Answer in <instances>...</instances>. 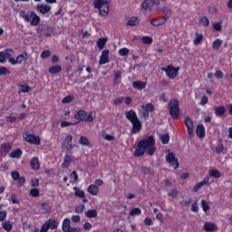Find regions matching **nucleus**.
<instances>
[{"label":"nucleus","instance_id":"1","mask_svg":"<svg viewBox=\"0 0 232 232\" xmlns=\"http://www.w3.org/2000/svg\"><path fill=\"white\" fill-rule=\"evenodd\" d=\"M155 151H157V147H155V137L149 136L138 142L133 156L142 157L144 153H147L150 157H153L155 155Z\"/></svg>","mask_w":232,"mask_h":232},{"label":"nucleus","instance_id":"2","mask_svg":"<svg viewBox=\"0 0 232 232\" xmlns=\"http://www.w3.org/2000/svg\"><path fill=\"white\" fill-rule=\"evenodd\" d=\"M125 117L126 120L130 121L132 125L130 133L132 135L140 133V131L142 130V122L139 119V116H137V112L133 109H130L125 112Z\"/></svg>","mask_w":232,"mask_h":232},{"label":"nucleus","instance_id":"3","mask_svg":"<svg viewBox=\"0 0 232 232\" xmlns=\"http://www.w3.org/2000/svg\"><path fill=\"white\" fill-rule=\"evenodd\" d=\"M75 121H78L79 122H93L95 119H97V113L95 111H91L88 114V111L84 110H79L77 113L74 114Z\"/></svg>","mask_w":232,"mask_h":232},{"label":"nucleus","instance_id":"4","mask_svg":"<svg viewBox=\"0 0 232 232\" xmlns=\"http://www.w3.org/2000/svg\"><path fill=\"white\" fill-rule=\"evenodd\" d=\"M110 3L111 0H94L93 8L98 10L100 15L106 17L110 14Z\"/></svg>","mask_w":232,"mask_h":232},{"label":"nucleus","instance_id":"5","mask_svg":"<svg viewBox=\"0 0 232 232\" xmlns=\"http://www.w3.org/2000/svg\"><path fill=\"white\" fill-rule=\"evenodd\" d=\"M20 17H22L25 23H30L31 26H39L41 23V16H38L37 13L34 11L29 14L26 13V11H21Z\"/></svg>","mask_w":232,"mask_h":232},{"label":"nucleus","instance_id":"6","mask_svg":"<svg viewBox=\"0 0 232 232\" xmlns=\"http://www.w3.org/2000/svg\"><path fill=\"white\" fill-rule=\"evenodd\" d=\"M168 108L171 119H173V121H177L180 117L179 100H170Z\"/></svg>","mask_w":232,"mask_h":232},{"label":"nucleus","instance_id":"7","mask_svg":"<svg viewBox=\"0 0 232 232\" xmlns=\"http://www.w3.org/2000/svg\"><path fill=\"white\" fill-rule=\"evenodd\" d=\"M59 227V221L55 220V218L47 219L41 227L40 232H48L50 229H57Z\"/></svg>","mask_w":232,"mask_h":232},{"label":"nucleus","instance_id":"8","mask_svg":"<svg viewBox=\"0 0 232 232\" xmlns=\"http://www.w3.org/2000/svg\"><path fill=\"white\" fill-rule=\"evenodd\" d=\"M162 72H165L166 75L169 79H175L179 77V72H180V67H175L173 64L167 65L166 67L161 68Z\"/></svg>","mask_w":232,"mask_h":232},{"label":"nucleus","instance_id":"9","mask_svg":"<svg viewBox=\"0 0 232 232\" xmlns=\"http://www.w3.org/2000/svg\"><path fill=\"white\" fill-rule=\"evenodd\" d=\"M24 139L25 142H29V144H34V146H39L41 144V138L29 133L28 131H25L24 134Z\"/></svg>","mask_w":232,"mask_h":232},{"label":"nucleus","instance_id":"10","mask_svg":"<svg viewBox=\"0 0 232 232\" xmlns=\"http://www.w3.org/2000/svg\"><path fill=\"white\" fill-rule=\"evenodd\" d=\"M184 122L187 128L188 139H193V137H195V127L193 125V120H191L189 117H185Z\"/></svg>","mask_w":232,"mask_h":232},{"label":"nucleus","instance_id":"11","mask_svg":"<svg viewBox=\"0 0 232 232\" xmlns=\"http://www.w3.org/2000/svg\"><path fill=\"white\" fill-rule=\"evenodd\" d=\"M26 61H28V53L24 52L19 54L16 59L11 58L10 64H12V66H15L17 64H23V63H26Z\"/></svg>","mask_w":232,"mask_h":232},{"label":"nucleus","instance_id":"12","mask_svg":"<svg viewBox=\"0 0 232 232\" xmlns=\"http://www.w3.org/2000/svg\"><path fill=\"white\" fill-rule=\"evenodd\" d=\"M166 162L169 163V166L174 168V169H179V159L175 157V153L169 152L166 156Z\"/></svg>","mask_w":232,"mask_h":232},{"label":"nucleus","instance_id":"13","mask_svg":"<svg viewBox=\"0 0 232 232\" xmlns=\"http://www.w3.org/2000/svg\"><path fill=\"white\" fill-rule=\"evenodd\" d=\"M110 63V50L105 49L102 52V55L100 56L99 64H108Z\"/></svg>","mask_w":232,"mask_h":232},{"label":"nucleus","instance_id":"14","mask_svg":"<svg viewBox=\"0 0 232 232\" xmlns=\"http://www.w3.org/2000/svg\"><path fill=\"white\" fill-rule=\"evenodd\" d=\"M153 6H155V0H145L141 4V8L144 12H151Z\"/></svg>","mask_w":232,"mask_h":232},{"label":"nucleus","instance_id":"15","mask_svg":"<svg viewBox=\"0 0 232 232\" xmlns=\"http://www.w3.org/2000/svg\"><path fill=\"white\" fill-rule=\"evenodd\" d=\"M167 21H168V17L160 16V17L153 18L150 21V24H152V26H162V24H164Z\"/></svg>","mask_w":232,"mask_h":232},{"label":"nucleus","instance_id":"16","mask_svg":"<svg viewBox=\"0 0 232 232\" xmlns=\"http://www.w3.org/2000/svg\"><path fill=\"white\" fill-rule=\"evenodd\" d=\"M73 190H74V197H78V198H83L82 199L83 204L88 203V199L86 198V194L84 193V190H81L77 187H74Z\"/></svg>","mask_w":232,"mask_h":232},{"label":"nucleus","instance_id":"17","mask_svg":"<svg viewBox=\"0 0 232 232\" xmlns=\"http://www.w3.org/2000/svg\"><path fill=\"white\" fill-rule=\"evenodd\" d=\"M196 135L198 137V139H204V137H206V127H204V124H198L197 126Z\"/></svg>","mask_w":232,"mask_h":232},{"label":"nucleus","instance_id":"18","mask_svg":"<svg viewBox=\"0 0 232 232\" xmlns=\"http://www.w3.org/2000/svg\"><path fill=\"white\" fill-rule=\"evenodd\" d=\"M147 84L148 83L146 82L139 80L132 82V88H134V90L142 91L146 88Z\"/></svg>","mask_w":232,"mask_h":232},{"label":"nucleus","instance_id":"19","mask_svg":"<svg viewBox=\"0 0 232 232\" xmlns=\"http://www.w3.org/2000/svg\"><path fill=\"white\" fill-rule=\"evenodd\" d=\"M214 111L216 117H224L226 114V107L224 106H216L214 107Z\"/></svg>","mask_w":232,"mask_h":232},{"label":"nucleus","instance_id":"20","mask_svg":"<svg viewBox=\"0 0 232 232\" xmlns=\"http://www.w3.org/2000/svg\"><path fill=\"white\" fill-rule=\"evenodd\" d=\"M30 165L32 169H34V171H37L41 168V162H39V158L34 157L31 161Z\"/></svg>","mask_w":232,"mask_h":232},{"label":"nucleus","instance_id":"21","mask_svg":"<svg viewBox=\"0 0 232 232\" xmlns=\"http://www.w3.org/2000/svg\"><path fill=\"white\" fill-rule=\"evenodd\" d=\"M87 191L90 193V195H92V197H97L99 195V187L92 184L88 187Z\"/></svg>","mask_w":232,"mask_h":232},{"label":"nucleus","instance_id":"22","mask_svg":"<svg viewBox=\"0 0 232 232\" xmlns=\"http://www.w3.org/2000/svg\"><path fill=\"white\" fill-rule=\"evenodd\" d=\"M37 10H38V12H40V14L44 15V14H48V12H50V10H52V6L46 5H37Z\"/></svg>","mask_w":232,"mask_h":232},{"label":"nucleus","instance_id":"23","mask_svg":"<svg viewBox=\"0 0 232 232\" xmlns=\"http://www.w3.org/2000/svg\"><path fill=\"white\" fill-rule=\"evenodd\" d=\"M40 206L44 215H50L52 213V206L50 204L44 202Z\"/></svg>","mask_w":232,"mask_h":232},{"label":"nucleus","instance_id":"24","mask_svg":"<svg viewBox=\"0 0 232 232\" xmlns=\"http://www.w3.org/2000/svg\"><path fill=\"white\" fill-rule=\"evenodd\" d=\"M10 159H21L23 157V150L21 149H16L9 153Z\"/></svg>","mask_w":232,"mask_h":232},{"label":"nucleus","instance_id":"25","mask_svg":"<svg viewBox=\"0 0 232 232\" xmlns=\"http://www.w3.org/2000/svg\"><path fill=\"white\" fill-rule=\"evenodd\" d=\"M18 88V93H28V92H32V87L27 83L19 84Z\"/></svg>","mask_w":232,"mask_h":232},{"label":"nucleus","instance_id":"26","mask_svg":"<svg viewBox=\"0 0 232 232\" xmlns=\"http://www.w3.org/2000/svg\"><path fill=\"white\" fill-rule=\"evenodd\" d=\"M204 230L207 232H214L217 231V225L211 222H206L204 225Z\"/></svg>","mask_w":232,"mask_h":232},{"label":"nucleus","instance_id":"27","mask_svg":"<svg viewBox=\"0 0 232 232\" xmlns=\"http://www.w3.org/2000/svg\"><path fill=\"white\" fill-rule=\"evenodd\" d=\"M72 165V156L66 154L63 158V162L62 163V168L66 169L70 168Z\"/></svg>","mask_w":232,"mask_h":232},{"label":"nucleus","instance_id":"28","mask_svg":"<svg viewBox=\"0 0 232 232\" xmlns=\"http://www.w3.org/2000/svg\"><path fill=\"white\" fill-rule=\"evenodd\" d=\"M48 72L51 75H55L56 73H61V72H63V67L61 65H54L50 67Z\"/></svg>","mask_w":232,"mask_h":232},{"label":"nucleus","instance_id":"29","mask_svg":"<svg viewBox=\"0 0 232 232\" xmlns=\"http://www.w3.org/2000/svg\"><path fill=\"white\" fill-rule=\"evenodd\" d=\"M12 150V143H3L0 146L1 153H9Z\"/></svg>","mask_w":232,"mask_h":232},{"label":"nucleus","instance_id":"30","mask_svg":"<svg viewBox=\"0 0 232 232\" xmlns=\"http://www.w3.org/2000/svg\"><path fill=\"white\" fill-rule=\"evenodd\" d=\"M106 43H108V38L106 37L99 38L97 41V46L99 50H104V46H106Z\"/></svg>","mask_w":232,"mask_h":232},{"label":"nucleus","instance_id":"31","mask_svg":"<svg viewBox=\"0 0 232 232\" xmlns=\"http://www.w3.org/2000/svg\"><path fill=\"white\" fill-rule=\"evenodd\" d=\"M130 217H139L142 215V209L140 208H133L129 213Z\"/></svg>","mask_w":232,"mask_h":232},{"label":"nucleus","instance_id":"32","mask_svg":"<svg viewBox=\"0 0 232 232\" xmlns=\"http://www.w3.org/2000/svg\"><path fill=\"white\" fill-rule=\"evenodd\" d=\"M208 177H213L214 179H220V177H222V174L218 171V169H213L209 170Z\"/></svg>","mask_w":232,"mask_h":232},{"label":"nucleus","instance_id":"33","mask_svg":"<svg viewBox=\"0 0 232 232\" xmlns=\"http://www.w3.org/2000/svg\"><path fill=\"white\" fill-rule=\"evenodd\" d=\"M139 24V17L132 16L127 22V26H137Z\"/></svg>","mask_w":232,"mask_h":232},{"label":"nucleus","instance_id":"34","mask_svg":"<svg viewBox=\"0 0 232 232\" xmlns=\"http://www.w3.org/2000/svg\"><path fill=\"white\" fill-rule=\"evenodd\" d=\"M2 227H3V229H5V231H7V232H10V231H12V229H14V226L12 225V223L9 220L2 223Z\"/></svg>","mask_w":232,"mask_h":232},{"label":"nucleus","instance_id":"35","mask_svg":"<svg viewBox=\"0 0 232 232\" xmlns=\"http://www.w3.org/2000/svg\"><path fill=\"white\" fill-rule=\"evenodd\" d=\"M141 109L144 111H147V112H151V111H155V105H153V103H147L145 105H142L141 106Z\"/></svg>","mask_w":232,"mask_h":232},{"label":"nucleus","instance_id":"36","mask_svg":"<svg viewBox=\"0 0 232 232\" xmlns=\"http://www.w3.org/2000/svg\"><path fill=\"white\" fill-rule=\"evenodd\" d=\"M71 224H72V222L70 221V218L63 219V224H62L63 231L65 232L67 229L71 228L72 227Z\"/></svg>","mask_w":232,"mask_h":232},{"label":"nucleus","instance_id":"37","mask_svg":"<svg viewBox=\"0 0 232 232\" xmlns=\"http://www.w3.org/2000/svg\"><path fill=\"white\" fill-rule=\"evenodd\" d=\"M98 213L96 209H90L85 212V217L87 218H96Z\"/></svg>","mask_w":232,"mask_h":232},{"label":"nucleus","instance_id":"38","mask_svg":"<svg viewBox=\"0 0 232 232\" xmlns=\"http://www.w3.org/2000/svg\"><path fill=\"white\" fill-rule=\"evenodd\" d=\"M204 41V34L196 33V38L194 39L195 46L200 44Z\"/></svg>","mask_w":232,"mask_h":232},{"label":"nucleus","instance_id":"39","mask_svg":"<svg viewBox=\"0 0 232 232\" xmlns=\"http://www.w3.org/2000/svg\"><path fill=\"white\" fill-rule=\"evenodd\" d=\"M65 143L67 144L68 148H70V150L73 148V136H72V134L66 136Z\"/></svg>","mask_w":232,"mask_h":232},{"label":"nucleus","instance_id":"40","mask_svg":"<svg viewBox=\"0 0 232 232\" xmlns=\"http://www.w3.org/2000/svg\"><path fill=\"white\" fill-rule=\"evenodd\" d=\"M4 53L5 55V59H8V63H10L11 59H15L13 56V53H14V50L13 49H5Z\"/></svg>","mask_w":232,"mask_h":232},{"label":"nucleus","instance_id":"41","mask_svg":"<svg viewBox=\"0 0 232 232\" xmlns=\"http://www.w3.org/2000/svg\"><path fill=\"white\" fill-rule=\"evenodd\" d=\"M222 40L221 39H217L213 42L212 44V48L213 50H220V46H222Z\"/></svg>","mask_w":232,"mask_h":232},{"label":"nucleus","instance_id":"42","mask_svg":"<svg viewBox=\"0 0 232 232\" xmlns=\"http://www.w3.org/2000/svg\"><path fill=\"white\" fill-rule=\"evenodd\" d=\"M79 143L82 144V146H90V140H88L86 136H81Z\"/></svg>","mask_w":232,"mask_h":232},{"label":"nucleus","instance_id":"43","mask_svg":"<svg viewBox=\"0 0 232 232\" xmlns=\"http://www.w3.org/2000/svg\"><path fill=\"white\" fill-rule=\"evenodd\" d=\"M141 43L143 44H151L153 43V38L150 36H143L141 38Z\"/></svg>","mask_w":232,"mask_h":232},{"label":"nucleus","instance_id":"44","mask_svg":"<svg viewBox=\"0 0 232 232\" xmlns=\"http://www.w3.org/2000/svg\"><path fill=\"white\" fill-rule=\"evenodd\" d=\"M199 23L203 26H209V19L208 18V16H201L199 18Z\"/></svg>","mask_w":232,"mask_h":232},{"label":"nucleus","instance_id":"45","mask_svg":"<svg viewBox=\"0 0 232 232\" xmlns=\"http://www.w3.org/2000/svg\"><path fill=\"white\" fill-rule=\"evenodd\" d=\"M84 209H86V206H84V204H80L75 207V213H84Z\"/></svg>","mask_w":232,"mask_h":232},{"label":"nucleus","instance_id":"46","mask_svg":"<svg viewBox=\"0 0 232 232\" xmlns=\"http://www.w3.org/2000/svg\"><path fill=\"white\" fill-rule=\"evenodd\" d=\"M129 53H130V49L126 47H123L119 50V55H121V57H126V55H128Z\"/></svg>","mask_w":232,"mask_h":232},{"label":"nucleus","instance_id":"47","mask_svg":"<svg viewBox=\"0 0 232 232\" xmlns=\"http://www.w3.org/2000/svg\"><path fill=\"white\" fill-rule=\"evenodd\" d=\"M201 208L205 213H208L209 211V205L208 202H206V199L201 200Z\"/></svg>","mask_w":232,"mask_h":232},{"label":"nucleus","instance_id":"48","mask_svg":"<svg viewBox=\"0 0 232 232\" xmlns=\"http://www.w3.org/2000/svg\"><path fill=\"white\" fill-rule=\"evenodd\" d=\"M9 202H11L12 204H19V199L17 198V195L13 193L10 196Z\"/></svg>","mask_w":232,"mask_h":232},{"label":"nucleus","instance_id":"49","mask_svg":"<svg viewBox=\"0 0 232 232\" xmlns=\"http://www.w3.org/2000/svg\"><path fill=\"white\" fill-rule=\"evenodd\" d=\"M78 122L62 121L61 128H68V126H75Z\"/></svg>","mask_w":232,"mask_h":232},{"label":"nucleus","instance_id":"50","mask_svg":"<svg viewBox=\"0 0 232 232\" xmlns=\"http://www.w3.org/2000/svg\"><path fill=\"white\" fill-rule=\"evenodd\" d=\"M50 55H52V53L50 52V50H45L41 53L40 56H41V59H48Z\"/></svg>","mask_w":232,"mask_h":232},{"label":"nucleus","instance_id":"51","mask_svg":"<svg viewBox=\"0 0 232 232\" xmlns=\"http://www.w3.org/2000/svg\"><path fill=\"white\" fill-rule=\"evenodd\" d=\"M73 101V96L68 95L62 100L63 104H70Z\"/></svg>","mask_w":232,"mask_h":232},{"label":"nucleus","instance_id":"52","mask_svg":"<svg viewBox=\"0 0 232 232\" xmlns=\"http://www.w3.org/2000/svg\"><path fill=\"white\" fill-rule=\"evenodd\" d=\"M160 140L162 144H168L169 142V134H164L161 136Z\"/></svg>","mask_w":232,"mask_h":232},{"label":"nucleus","instance_id":"53","mask_svg":"<svg viewBox=\"0 0 232 232\" xmlns=\"http://www.w3.org/2000/svg\"><path fill=\"white\" fill-rule=\"evenodd\" d=\"M31 197L36 198L39 197V188H34L30 190Z\"/></svg>","mask_w":232,"mask_h":232},{"label":"nucleus","instance_id":"54","mask_svg":"<svg viewBox=\"0 0 232 232\" xmlns=\"http://www.w3.org/2000/svg\"><path fill=\"white\" fill-rule=\"evenodd\" d=\"M124 102V97H118L113 101L114 106H119V104H122Z\"/></svg>","mask_w":232,"mask_h":232},{"label":"nucleus","instance_id":"55","mask_svg":"<svg viewBox=\"0 0 232 232\" xmlns=\"http://www.w3.org/2000/svg\"><path fill=\"white\" fill-rule=\"evenodd\" d=\"M10 75V71L6 67H0V76Z\"/></svg>","mask_w":232,"mask_h":232},{"label":"nucleus","instance_id":"56","mask_svg":"<svg viewBox=\"0 0 232 232\" xmlns=\"http://www.w3.org/2000/svg\"><path fill=\"white\" fill-rule=\"evenodd\" d=\"M204 185L200 182L197 183L193 188H192V191L193 193H198V189H200V188H202Z\"/></svg>","mask_w":232,"mask_h":232},{"label":"nucleus","instance_id":"57","mask_svg":"<svg viewBox=\"0 0 232 232\" xmlns=\"http://www.w3.org/2000/svg\"><path fill=\"white\" fill-rule=\"evenodd\" d=\"M213 28L216 30V32H220L222 30V22L215 23L213 24Z\"/></svg>","mask_w":232,"mask_h":232},{"label":"nucleus","instance_id":"58","mask_svg":"<svg viewBox=\"0 0 232 232\" xmlns=\"http://www.w3.org/2000/svg\"><path fill=\"white\" fill-rule=\"evenodd\" d=\"M177 195H179V191L177 190V188H172L169 192V197H171L172 198H175V197H177Z\"/></svg>","mask_w":232,"mask_h":232},{"label":"nucleus","instance_id":"59","mask_svg":"<svg viewBox=\"0 0 232 232\" xmlns=\"http://www.w3.org/2000/svg\"><path fill=\"white\" fill-rule=\"evenodd\" d=\"M191 211L193 213H198V203L197 201H195L192 205H191Z\"/></svg>","mask_w":232,"mask_h":232},{"label":"nucleus","instance_id":"60","mask_svg":"<svg viewBox=\"0 0 232 232\" xmlns=\"http://www.w3.org/2000/svg\"><path fill=\"white\" fill-rule=\"evenodd\" d=\"M216 152L218 154L224 153V144H219L216 147Z\"/></svg>","mask_w":232,"mask_h":232},{"label":"nucleus","instance_id":"61","mask_svg":"<svg viewBox=\"0 0 232 232\" xmlns=\"http://www.w3.org/2000/svg\"><path fill=\"white\" fill-rule=\"evenodd\" d=\"M71 220L74 224H79V222H81V216H79V215L72 216Z\"/></svg>","mask_w":232,"mask_h":232},{"label":"nucleus","instance_id":"62","mask_svg":"<svg viewBox=\"0 0 232 232\" xmlns=\"http://www.w3.org/2000/svg\"><path fill=\"white\" fill-rule=\"evenodd\" d=\"M214 75L216 79H224V72L220 70L217 71Z\"/></svg>","mask_w":232,"mask_h":232},{"label":"nucleus","instance_id":"63","mask_svg":"<svg viewBox=\"0 0 232 232\" xmlns=\"http://www.w3.org/2000/svg\"><path fill=\"white\" fill-rule=\"evenodd\" d=\"M12 179L17 180L21 176L19 175L18 171H13L11 173Z\"/></svg>","mask_w":232,"mask_h":232},{"label":"nucleus","instance_id":"64","mask_svg":"<svg viewBox=\"0 0 232 232\" xmlns=\"http://www.w3.org/2000/svg\"><path fill=\"white\" fill-rule=\"evenodd\" d=\"M81 230L77 227H70V228H67L64 232H80Z\"/></svg>","mask_w":232,"mask_h":232}]
</instances>
